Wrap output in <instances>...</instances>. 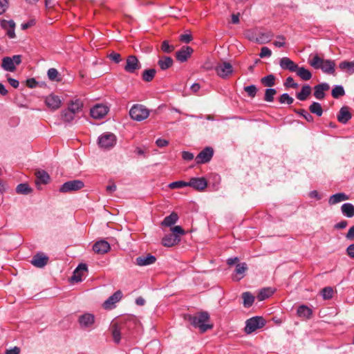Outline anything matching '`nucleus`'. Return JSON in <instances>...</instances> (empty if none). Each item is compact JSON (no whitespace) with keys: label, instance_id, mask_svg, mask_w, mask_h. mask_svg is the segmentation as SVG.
Returning a JSON list of instances; mask_svg holds the SVG:
<instances>
[{"label":"nucleus","instance_id":"obj_30","mask_svg":"<svg viewBox=\"0 0 354 354\" xmlns=\"http://www.w3.org/2000/svg\"><path fill=\"white\" fill-rule=\"evenodd\" d=\"M178 220V215L175 212H171L169 216H167L161 222V225L165 227H171Z\"/></svg>","mask_w":354,"mask_h":354},{"label":"nucleus","instance_id":"obj_48","mask_svg":"<svg viewBox=\"0 0 354 354\" xmlns=\"http://www.w3.org/2000/svg\"><path fill=\"white\" fill-rule=\"evenodd\" d=\"M279 102L281 104H291L294 102V99L289 95L288 93H283L281 95V96L279 98Z\"/></svg>","mask_w":354,"mask_h":354},{"label":"nucleus","instance_id":"obj_4","mask_svg":"<svg viewBox=\"0 0 354 354\" xmlns=\"http://www.w3.org/2000/svg\"><path fill=\"white\" fill-rule=\"evenodd\" d=\"M21 55H15L12 57H4L1 60V67L6 71L15 72L16 66L21 63Z\"/></svg>","mask_w":354,"mask_h":354},{"label":"nucleus","instance_id":"obj_60","mask_svg":"<svg viewBox=\"0 0 354 354\" xmlns=\"http://www.w3.org/2000/svg\"><path fill=\"white\" fill-rule=\"evenodd\" d=\"M272 55V51L270 48L268 47H263L261 49V53L259 54V56L261 58L263 57H270Z\"/></svg>","mask_w":354,"mask_h":354},{"label":"nucleus","instance_id":"obj_50","mask_svg":"<svg viewBox=\"0 0 354 354\" xmlns=\"http://www.w3.org/2000/svg\"><path fill=\"white\" fill-rule=\"evenodd\" d=\"M48 77L51 81H59L60 80L58 78L59 73L57 69L54 68H51L48 69L47 73Z\"/></svg>","mask_w":354,"mask_h":354},{"label":"nucleus","instance_id":"obj_54","mask_svg":"<svg viewBox=\"0 0 354 354\" xmlns=\"http://www.w3.org/2000/svg\"><path fill=\"white\" fill-rule=\"evenodd\" d=\"M322 295L324 299H330L333 297V290L330 287H325L322 290Z\"/></svg>","mask_w":354,"mask_h":354},{"label":"nucleus","instance_id":"obj_10","mask_svg":"<svg viewBox=\"0 0 354 354\" xmlns=\"http://www.w3.org/2000/svg\"><path fill=\"white\" fill-rule=\"evenodd\" d=\"M214 155V150L211 147L204 148L195 158L196 164H205L209 162Z\"/></svg>","mask_w":354,"mask_h":354},{"label":"nucleus","instance_id":"obj_56","mask_svg":"<svg viewBox=\"0 0 354 354\" xmlns=\"http://www.w3.org/2000/svg\"><path fill=\"white\" fill-rule=\"evenodd\" d=\"M277 39L278 40H276L273 42V44L274 46L277 48L283 47L286 45V37L283 35H277Z\"/></svg>","mask_w":354,"mask_h":354},{"label":"nucleus","instance_id":"obj_40","mask_svg":"<svg viewBox=\"0 0 354 354\" xmlns=\"http://www.w3.org/2000/svg\"><path fill=\"white\" fill-rule=\"evenodd\" d=\"M309 110L310 113L315 114L316 115L320 117L323 114V109L322 105L317 102H313L309 106Z\"/></svg>","mask_w":354,"mask_h":354},{"label":"nucleus","instance_id":"obj_19","mask_svg":"<svg viewBox=\"0 0 354 354\" xmlns=\"http://www.w3.org/2000/svg\"><path fill=\"white\" fill-rule=\"evenodd\" d=\"M279 66L283 70H288L290 72H295L298 69V65L290 58L284 57L279 61Z\"/></svg>","mask_w":354,"mask_h":354},{"label":"nucleus","instance_id":"obj_20","mask_svg":"<svg viewBox=\"0 0 354 354\" xmlns=\"http://www.w3.org/2000/svg\"><path fill=\"white\" fill-rule=\"evenodd\" d=\"M87 271V265L86 263H80L74 270L73 276L70 281L72 283H78L82 281V277L84 272Z\"/></svg>","mask_w":354,"mask_h":354},{"label":"nucleus","instance_id":"obj_55","mask_svg":"<svg viewBox=\"0 0 354 354\" xmlns=\"http://www.w3.org/2000/svg\"><path fill=\"white\" fill-rule=\"evenodd\" d=\"M79 323L82 328H86L88 326V314L85 313L79 318Z\"/></svg>","mask_w":354,"mask_h":354},{"label":"nucleus","instance_id":"obj_57","mask_svg":"<svg viewBox=\"0 0 354 354\" xmlns=\"http://www.w3.org/2000/svg\"><path fill=\"white\" fill-rule=\"evenodd\" d=\"M284 86L286 88H297L299 85L297 83L295 82L293 80V78L292 77H288L286 78Z\"/></svg>","mask_w":354,"mask_h":354},{"label":"nucleus","instance_id":"obj_14","mask_svg":"<svg viewBox=\"0 0 354 354\" xmlns=\"http://www.w3.org/2000/svg\"><path fill=\"white\" fill-rule=\"evenodd\" d=\"M188 186L192 187L198 191H203L207 187V181L203 177L192 178L188 182Z\"/></svg>","mask_w":354,"mask_h":354},{"label":"nucleus","instance_id":"obj_47","mask_svg":"<svg viewBox=\"0 0 354 354\" xmlns=\"http://www.w3.org/2000/svg\"><path fill=\"white\" fill-rule=\"evenodd\" d=\"M295 112L304 118L308 122H313L314 118L312 115L305 109L295 110Z\"/></svg>","mask_w":354,"mask_h":354},{"label":"nucleus","instance_id":"obj_36","mask_svg":"<svg viewBox=\"0 0 354 354\" xmlns=\"http://www.w3.org/2000/svg\"><path fill=\"white\" fill-rule=\"evenodd\" d=\"M242 298L243 300V304L245 308L252 306L255 299L254 297L250 292H244L242 294Z\"/></svg>","mask_w":354,"mask_h":354},{"label":"nucleus","instance_id":"obj_59","mask_svg":"<svg viewBox=\"0 0 354 354\" xmlns=\"http://www.w3.org/2000/svg\"><path fill=\"white\" fill-rule=\"evenodd\" d=\"M108 57L113 62H114L116 64H118L121 62V55L115 52H112L108 55Z\"/></svg>","mask_w":354,"mask_h":354},{"label":"nucleus","instance_id":"obj_23","mask_svg":"<svg viewBox=\"0 0 354 354\" xmlns=\"http://www.w3.org/2000/svg\"><path fill=\"white\" fill-rule=\"evenodd\" d=\"M124 328V324L114 323L111 325V330L113 341L116 344H119L121 339V333Z\"/></svg>","mask_w":354,"mask_h":354},{"label":"nucleus","instance_id":"obj_35","mask_svg":"<svg viewBox=\"0 0 354 354\" xmlns=\"http://www.w3.org/2000/svg\"><path fill=\"white\" fill-rule=\"evenodd\" d=\"M274 37V35L271 32H261L258 35V37L256 38V42L263 44H266L270 41L272 38Z\"/></svg>","mask_w":354,"mask_h":354},{"label":"nucleus","instance_id":"obj_64","mask_svg":"<svg viewBox=\"0 0 354 354\" xmlns=\"http://www.w3.org/2000/svg\"><path fill=\"white\" fill-rule=\"evenodd\" d=\"M20 348L17 346H15L10 349H7L5 352V354H19Z\"/></svg>","mask_w":354,"mask_h":354},{"label":"nucleus","instance_id":"obj_27","mask_svg":"<svg viewBox=\"0 0 354 354\" xmlns=\"http://www.w3.org/2000/svg\"><path fill=\"white\" fill-rule=\"evenodd\" d=\"M248 267L246 263H237L235 268L236 276L233 277L234 281H240L245 276V272L248 270Z\"/></svg>","mask_w":354,"mask_h":354},{"label":"nucleus","instance_id":"obj_9","mask_svg":"<svg viewBox=\"0 0 354 354\" xmlns=\"http://www.w3.org/2000/svg\"><path fill=\"white\" fill-rule=\"evenodd\" d=\"M215 71L218 76L223 79H225L232 74L233 67L230 63L227 62H223L215 67Z\"/></svg>","mask_w":354,"mask_h":354},{"label":"nucleus","instance_id":"obj_37","mask_svg":"<svg viewBox=\"0 0 354 354\" xmlns=\"http://www.w3.org/2000/svg\"><path fill=\"white\" fill-rule=\"evenodd\" d=\"M297 75L300 77L303 80L307 81L311 79L312 73L310 71L305 68L304 67H299L295 71Z\"/></svg>","mask_w":354,"mask_h":354},{"label":"nucleus","instance_id":"obj_32","mask_svg":"<svg viewBox=\"0 0 354 354\" xmlns=\"http://www.w3.org/2000/svg\"><path fill=\"white\" fill-rule=\"evenodd\" d=\"M342 214L348 218L354 216V205L351 203H344L341 207Z\"/></svg>","mask_w":354,"mask_h":354},{"label":"nucleus","instance_id":"obj_3","mask_svg":"<svg viewBox=\"0 0 354 354\" xmlns=\"http://www.w3.org/2000/svg\"><path fill=\"white\" fill-rule=\"evenodd\" d=\"M129 115L133 120L140 122L148 118L149 111L142 104H134L129 111Z\"/></svg>","mask_w":354,"mask_h":354},{"label":"nucleus","instance_id":"obj_42","mask_svg":"<svg viewBox=\"0 0 354 354\" xmlns=\"http://www.w3.org/2000/svg\"><path fill=\"white\" fill-rule=\"evenodd\" d=\"M32 191V188L27 183H20L17 186L16 192L19 194H29Z\"/></svg>","mask_w":354,"mask_h":354},{"label":"nucleus","instance_id":"obj_45","mask_svg":"<svg viewBox=\"0 0 354 354\" xmlns=\"http://www.w3.org/2000/svg\"><path fill=\"white\" fill-rule=\"evenodd\" d=\"M277 93V90L272 88H266L265 91V95L263 100L268 102H272L274 101V97Z\"/></svg>","mask_w":354,"mask_h":354},{"label":"nucleus","instance_id":"obj_33","mask_svg":"<svg viewBox=\"0 0 354 354\" xmlns=\"http://www.w3.org/2000/svg\"><path fill=\"white\" fill-rule=\"evenodd\" d=\"M299 317L304 319H310L313 315V310L305 305H301L297 308Z\"/></svg>","mask_w":354,"mask_h":354},{"label":"nucleus","instance_id":"obj_1","mask_svg":"<svg viewBox=\"0 0 354 354\" xmlns=\"http://www.w3.org/2000/svg\"><path fill=\"white\" fill-rule=\"evenodd\" d=\"M184 318L189 322L194 328H198L201 333H205L207 330L213 328V324H207L210 317L207 311L200 312L195 315L187 314L185 315Z\"/></svg>","mask_w":354,"mask_h":354},{"label":"nucleus","instance_id":"obj_2","mask_svg":"<svg viewBox=\"0 0 354 354\" xmlns=\"http://www.w3.org/2000/svg\"><path fill=\"white\" fill-rule=\"evenodd\" d=\"M310 65L315 69H321L324 73L334 75L335 71V62L331 59H324L318 55H315L309 60Z\"/></svg>","mask_w":354,"mask_h":354},{"label":"nucleus","instance_id":"obj_41","mask_svg":"<svg viewBox=\"0 0 354 354\" xmlns=\"http://www.w3.org/2000/svg\"><path fill=\"white\" fill-rule=\"evenodd\" d=\"M156 73V71L154 68L146 69L143 71L142 77L145 82H149L153 80Z\"/></svg>","mask_w":354,"mask_h":354},{"label":"nucleus","instance_id":"obj_44","mask_svg":"<svg viewBox=\"0 0 354 354\" xmlns=\"http://www.w3.org/2000/svg\"><path fill=\"white\" fill-rule=\"evenodd\" d=\"M331 95L335 99H338L339 97L344 96L345 95L344 87L341 85L335 86L332 89Z\"/></svg>","mask_w":354,"mask_h":354},{"label":"nucleus","instance_id":"obj_39","mask_svg":"<svg viewBox=\"0 0 354 354\" xmlns=\"http://www.w3.org/2000/svg\"><path fill=\"white\" fill-rule=\"evenodd\" d=\"M339 67L342 71H346L350 74L354 73V61H344L339 63Z\"/></svg>","mask_w":354,"mask_h":354},{"label":"nucleus","instance_id":"obj_15","mask_svg":"<svg viewBox=\"0 0 354 354\" xmlns=\"http://www.w3.org/2000/svg\"><path fill=\"white\" fill-rule=\"evenodd\" d=\"M330 86L326 82L319 84L314 86V97L317 100H323L325 97V92L328 91Z\"/></svg>","mask_w":354,"mask_h":354},{"label":"nucleus","instance_id":"obj_21","mask_svg":"<svg viewBox=\"0 0 354 354\" xmlns=\"http://www.w3.org/2000/svg\"><path fill=\"white\" fill-rule=\"evenodd\" d=\"M352 118L349 108L346 106H342L337 114V120L342 124H346Z\"/></svg>","mask_w":354,"mask_h":354},{"label":"nucleus","instance_id":"obj_58","mask_svg":"<svg viewBox=\"0 0 354 354\" xmlns=\"http://www.w3.org/2000/svg\"><path fill=\"white\" fill-rule=\"evenodd\" d=\"M171 231L172 232L171 234H175V235L179 236H180V235H184L185 234V230L182 228V227H180L179 225H176L174 227L171 226Z\"/></svg>","mask_w":354,"mask_h":354},{"label":"nucleus","instance_id":"obj_26","mask_svg":"<svg viewBox=\"0 0 354 354\" xmlns=\"http://www.w3.org/2000/svg\"><path fill=\"white\" fill-rule=\"evenodd\" d=\"M45 102L49 108L53 110L59 109L61 105L60 98L57 95L53 94L49 95L46 97Z\"/></svg>","mask_w":354,"mask_h":354},{"label":"nucleus","instance_id":"obj_5","mask_svg":"<svg viewBox=\"0 0 354 354\" xmlns=\"http://www.w3.org/2000/svg\"><path fill=\"white\" fill-rule=\"evenodd\" d=\"M264 325L265 320L262 317H253L245 322V332L247 334H250L257 329L263 327Z\"/></svg>","mask_w":354,"mask_h":354},{"label":"nucleus","instance_id":"obj_53","mask_svg":"<svg viewBox=\"0 0 354 354\" xmlns=\"http://www.w3.org/2000/svg\"><path fill=\"white\" fill-rule=\"evenodd\" d=\"M244 91L247 92L250 97H254L257 93V88L255 85L252 84L244 87Z\"/></svg>","mask_w":354,"mask_h":354},{"label":"nucleus","instance_id":"obj_38","mask_svg":"<svg viewBox=\"0 0 354 354\" xmlns=\"http://www.w3.org/2000/svg\"><path fill=\"white\" fill-rule=\"evenodd\" d=\"M274 293V291L271 288H265L261 289L259 294L257 295V299L259 301H263L268 298H269L270 296L272 295Z\"/></svg>","mask_w":354,"mask_h":354},{"label":"nucleus","instance_id":"obj_7","mask_svg":"<svg viewBox=\"0 0 354 354\" xmlns=\"http://www.w3.org/2000/svg\"><path fill=\"white\" fill-rule=\"evenodd\" d=\"M84 186L85 185L83 181L80 180H73L64 183L59 187V190L62 193L73 192L82 189Z\"/></svg>","mask_w":354,"mask_h":354},{"label":"nucleus","instance_id":"obj_46","mask_svg":"<svg viewBox=\"0 0 354 354\" xmlns=\"http://www.w3.org/2000/svg\"><path fill=\"white\" fill-rule=\"evenodd\" d=\"M61 116L64 122H70L74 119L75 113L67 109L62 112Z\"/></svg>","mask_w":354,"mask_h":354},{"label":"nucleus","instance_id":"obj_22","mask_svg":"<svg viewBox=\"0 0 354 354\" xmlns=\"http://www.w3.org/2000/svg\"><path fill=\"white\" fill-rule=\"evenodd\" d=\"M93 73L91 75L93 78L96 79L100 76H102L104 73V71L103 68L104 66L103 64L102 60L96 59L92 63Z\"/></svg>","mask_w":354,"mask_h":354},{"label":"nucleus","instance_id":"obj_24","mask_svg":"<svg viewBox=\"0 0 354 354\" xmlns=\"http://www.w3.org/2000/svg\"><path fill=\"white\" fill-rule=\"evenodd\" d=\"M156 261L155 256L148 254L147 256H140L136 259V264L139 266H146L154 263Z\"/></svg>","mask_w":354,"mask_h":354},{"label":"nucleus","instance_id":"obj_25","mask_svg":"<svg viewBox=\"0 0 354 354\" xmlns=\"http://www.w3.org/2000/svg\"><path fill=\"white\" fill-rule=\"evenodd\" d=\"M180 241V237L175 234H167L162 239V244L165 247H172L178 244Z\"/></svg>","mask_w":354,"mask_h":354},{"label":"nucleus","instance_id":"obj_8","mask_svg":"<svg viewBox=\"0 0 354 354\" xmlns=\"http://www.w3.org/2000/svg\"><path fill=\"white\" fill-rule=\"evenodd\" d=\"M109 108L103 104H96L90 108V116L95 119H102L106 116Z\"/></svg>","mask_w":354,"mask_h":354},{"label":"nucleus","instance_id":"obj_31","mask_svg":"<svg viewBox=\"0 0 354 354\" xmlns=\"http://www.w3.org/2000/svg\"><path fill=\"white\" fill-rule=\"evenodd\" d=\"M348 198H349L348 196L344 193H342V192L337 193V194L332 195L329 198L328 203L330 205H333L339 203L342 201H347V200H348Z\"/></svg>","mask_w":354,"mask_h":354},{"label":"nucleus","instance_id":"obj_12","mask_svg":"<svg viewBox=\"0 0 354 354\" xmlns=\"http://www.w3.org/2000/svg\"><path fill=\"white\" fill-rule=\"evenodd\" d=\"M141 67L140 63L135 55H129L127 58L124 70L129 73H134L136 70Z\"/></svg>","mask_w":354,"mask_h":354},{"label":"nucleus","instance_id":"obj_29","mask_svg":"<svg viewBox=\"0 0 354 354\" xmlns=\"http://www.w3.org/2000/svg\"><path fill=\"white\" fill-rule=\"evenodd\" d=\"M174 64V60L171 57L162 56L158 61V65L161 70L165 71L169 68Z\"/></svg>","mask_w":354,"mask_h":354},{"label":"nucleus","instance_id":"obj_49","mask_svg":"<svg viewBox=\"0 0 354 354\" xmlns=\"http://www.w3.org/2000/svg\"><path fill=\"white\" fill-rule=\"evenodd\" d=\"M83 106L82 102L80 100H75V102H73L68 107V109L70 111H73V113L79 111Z\"/></svg>","mask_w":354,"mask_h":354},{"label":"nucleus","instance_id":"obj_18","mask_svg":"<svg viewBox=\"0 0 354 354\" xmlns=\"http://www.w3.org/2000/svg\"><path fill=\"white\" fill-rule=\"evenodd\" d=\"M48 261V257L43 253H37L33 256L31 263L37 268L44 267Z\"/></svg>","mask_w":354,"mask_h":354},{"label":"nucleus","instance_id":"obj_52","mask_svg":"<svg viewBox=\"0 0 354 354\" xmlns=\"http://www.w3.org/2000/svg\"><path fill=\"white\" fill-rule=\"evenodd\" d=\"M188 186V182L178 180L171 183L169 187L171 189H180Z\"/></svg>","mask_w":354,"mask_h":354},{"label":"nucleus","instance_id":"obj_51","mask_svg":"<svg viewBox=\"0 0 354 354\" xmlns=\"http://www.w3.org/2000/svg\"><path fill=\"white\" fill-rule=\"evenodd\" d=\"M175 47L170 45L167 40H164L161 44V50L165 53H170L174 50Z\"/></svg>","mask_w":354,"mask_h":354},{"label":"nucleus","instance_id":"obj_13","mask_svg":"<svg viewBox=\"0 0 354 354\" xmlns=\"http://www.w3.org/2000/svg\"><path fill=\"white\" fill-rule=\"evenodd\" d=\"M111 250L110 244L105 240L102 239L96 241L93 245V250L98 254H104Z\"/></svg>","mask_w":354,"mask_h":354},{"label":"nucleus","instance_id":"obj_62","mask_svg":"<svg viewBox=\"0 0 354 354\" xmlns=\"http://www.w3.org/2000/svg\"><path fill=\"white\" fill-rule=\"evenodd\" d=\"M8 0H0V15L3 14L8 8Z\"/></svg>","mask_w":354,"mask_h":354},{"label":"nucleus","instance_id":"obj_11","mask_svg":"<svg viewBox=\"0 0 354 354\" xmlns=\"http://www.w3.org/2000/svg\"><path fill=\"white\" fill-rule=\"evenodd\" d=\"M122 297V292L121 290L115 291L102 304V306L106 310H111L115 307V304L120 301Z\"/></svg>","mask_w":354,"mask_h":354},{"label":"nucleus","instance_id":"obj_17","mask_svg":"<svg viewBox=\"0 0 354 354\" xmlns=\"http://www.w3.org/2000/svg\"><path fill=\"white\" fill-rule=\"evenodd\" d=\"M1 26L3 29L6 30V34L8 37L10 39H13L16 37L15 28V23L13 20H2L1 22Z\"/></svg>","mask_w":354,"mask_h":354},{"label":"nucleus","instance_id":"obj_6","mask_svg":"<svg viewBox=\"0 0 354 354\" xmlns=\"http://www.w3.org/2000/svg\"><path fill=\"white\" fill-rule=\"evenodd\" d=\"M116 136L112 133H105L98 138V145L101 148L109 149L116 144Z\"/></svg>","mask_w":354,"mask_h":354},{"label":"nucleus","instance_id":"obj_43","mask_svg":"<svg viewBox=\"0 0 354 354\" xmlns=\"http://www.w3.org/2000/svg\"><path fill=\"white\" fill-rule=\"evenodd\" d=\"M261 82L265 86L272 87L275 84V77L272 74L266 75L261 79Z\"/></svg>","mask_w":354,"mask_h":354},{"label":"nucleus","instance_id":"obj_34","mask_svg":"<svg viewBox=\"0 0 354 354\" xmlns=\"http://www.w3.org/2000/svg\"><path fill=\"white\" fill-rule=\"evenodd\" d=\"M311 93V87L308 84L302 86L300 92L297 93L296 97L301 101L306 100Z\"/></svg>","mask_w":354,"mask_h":354},{"label":"nucleus","instance_id":"obj_61","mask_svg":"<svg viewBox=\"0 0 354 354\" xmlns=\"http://www.w3.org/2000/svg\"><path fill=\"white\" fill-rule=\"evenodd\" d=\"M193 37L191 34H182L180 35L179 39L181 42L188 44L192 40Z\"/></svg>","mask_w":354,"mask_h":354},{"label":"nucleus","instance_id":"obj_28","mask_svg":"<svg viewBox=\"0 0 354 354\" xmlns=\"http://www.w3.org/2000/svg\"><path fill=\"white\" fill-rule=\"evenodd\" d=\"M35 183L37 186L40 184L46 185L50 180L48 174L44 170H38L35 172Z\"/></svg>","mask_w":354,"mask_h":354},{"label":"nucleus","instance_id":"obj_16","mask_svg":"<svg viewBox=\"0 0 354 354\" xmlns=\"http://www.w3.org/2000/svg\"><path fill=\"white\" fill-rule=\"evenodd\" d=\"M193 49L190 46H184L176 53V59L180 62H185L191 56Z\"/></svg>","mask_w":354,"mask_h":354},{"label":"nucleus","instance_id":"obj_63","mask_svg":"<svg viewBox=\"0 0 354 354\" xmlns=\"http://www.w3.org/2000/svg\"><path fill=\"white\" fill-rule=\"evenodd\" d=\"M346 254L349 257L354 259V243L348 246L346 248Z\"/></svg>","mask_w":354,"mask_h":354}]
</instances>
